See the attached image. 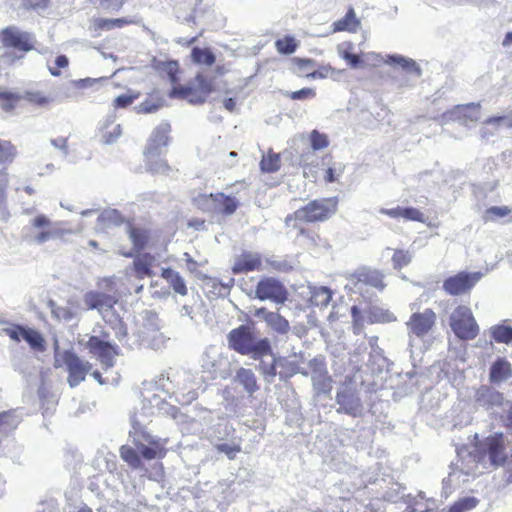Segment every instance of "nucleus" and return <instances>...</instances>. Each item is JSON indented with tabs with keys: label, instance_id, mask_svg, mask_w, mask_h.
Listing matches in <instances>:
<instances>
[{
	"label": "nucleus",
	"instance_id": "1",
	"mask_svg": "<svg viewBox=\"0 0 512 512\" xmlns=\"http://www.w3.org/2000/svg\"><path fill=\"white\" fill-rule=\"evenodd\" d=\"M168 439L153 436L141 429L134 433L133 446L122 445L119 449L121 459L133 470H144L151 480H161L165 471L162 462L168 453Z\"/></svg>",
	"mask_w": 512,
	"mask_h": 512
},
{
	"label": "nucleus",
	"instance_id": "2",
	"mask_svg": "<svg viewBox=\"0 0 512 512\" xmlns=\"http://www.w3.org/2000/svg\"><path fill=\"white\" fill-rule=\"evenodd\" d=\"M159 69L168 76L172 84L170 93L172 97L185 99L191 104H203L215 90L213 79L203 73L196 74L193 85L180 84L179 74L181 71L176 60L161 62Z\"/></svg>",
	"mask_w": 512,
	"mask_h": 512
},
{
	"label": "nucleus",
	"instance_id": "3",
	"mask_svg": "<svg viewBox=\"0 0 512 512\" xmlns=\"http://www.w3.org/2000/svg\"><path fill=\"white\" fill-rule=\"evenodd\" d=\"M170 132L171 125L168 122L160 123L147 141L144 150L145 166L152 174H166L171 170L167 160L162 157L163 148L168 146L171 139Z\"/></svg>",
	"mask_w": 512,
	"mask_h": 512
},
{
	"label": "nucleus",
	"instance_id": "4",
	"mask_svg": "<svg viewBox=\"0 0 512 512\" xmlns=\"http://www.w3.org/2000/svg\"><path fill=\"white\" fill-rule=\"evenodd\" d=\"M0 43L7 50L2 57L12 65L35 49L36 40L32 33L9 26L0 31Z\"/></svg>",
	"mask_w": 512,
	"mask_h": 512
},
{
	"label": "nucleus",
	"instance_id": "5",
	"mask_svg": "<svg viewBox=\"0 0 512 512\" xmlns=\"http://www.w3.org/2000/svg\"><path fill=\"white\" fill-rule=\"evenodd\" d=\"M229 347L242 355H251L258 359L271 353L270 342L267 338L255 340L251 328L247 325H241L232 329L228 336Z\"/></svg>",
	"mask_w": 512,
	"mask_h": 512
},
{
	"label": "nucleus",
	"instance_id": "6",
	"mask_svg": "<svg viewBox=\"0 0 512 512\" xmlns=\"http://www.w3.org/2000/svg\"><path fill=\"white\" fill-rule=\"evenodd\" d=\"M337 204L336 198L312 200L289 214L285 221L287 224L294 222V227L298 224L324 222L336 213Z\"/></svg>",
	"mask_w": 512,
	"mask_h": 512
},
{
	"label": "nucleus",
	"instance_id": "7",
	"mask_svg": "<svg viewBox=\"0 0 512 512\" xmlns=\"http://www.w3.org/2000/svg\"><path fill=\"white\" fill-rule=\"evenodd\" d=\"M65 366L68 372L67 382L70 387H76L83 382L90 372L92 365L82 360L74 351L64 350L55 358L54 367Z\"/></svg>",
	"mask_w": 512,
	"mask_h": 512
},
{
	"label": "nucleus",
	"instance_id": "8",
	"mask_svg": "<svg viewBox=\"0 0 512 512\" xmlns=\"http://www.w3.org/2000/svg\"><path fill=\"white\" fill-rule=\"evenodd\" d=\"M450 327L461 340H473L479 334V326L472 310L466 305H458L450 316Z\"/></svg>",
	"mask_w": 512,
	"mask_h": 512
},
{
	"label": "nucleus",
	"instance_id": "9",
	"mask_svg": "<svg viewBox=\"0 0 512 512\" xmlns=\"http://www.w3.org/2000/svg\"><path fill=\"white\" fill-rule=\"evenodd\" d=\"M481 278V272L460 271L447 277L442 288L450 296L469 295Z\"/></svg>",
	"mask_w": 512,
	"mask_h": 512
},
{
	"label": "nucleus",
	"instance_id": "10",
	"mask_svg": "<svg viewBox=\"0 0 512 512\" xmlns=\"http://www.w3.org/2000/svg\"><path fill=\"white\" fill-rule=\"evenodd\" d=\"M288 290L275 277H263L255 287V296L261 301L269 300L276 304H284L288 300Z\"/></svg>",
	"mask_w": 512,
	"mask_h": 512
},
{
	"label": "nucleus",
	"instance_id": "11",
	"mask_svg": "<svg viewBox=\"0 0 512 512\" xmlns=\"http://www.w3.org/2000/svg\"><path fill=\"white\" fill-rule=\"evenodd\" d=\"M108 338V332H102L101 337L90 336L86 342V347L89 353L95 356L103 365L111 367L118 351L116 345L107 341Z\"/></svg>",
	"mask_w": 512,
	"mask_h": 512
},
{
	"label": "nucleus",
	"instance_id": "12",
	"mask_svg": "<svg viewBox=\"0 0 512 512\" xmlns=\"http://www.w3.org/2000/svg\"><path fill=\"white\" fill-rule=\"evenodd\" d=\"M4 331L15 342L26 341L34 351L43 352L46 349V341L43 335L33 328L15 324Z\"/></svg>",
	"mask_w": 512,
	"mask_h": 512
},
{
	"label": "nucleus",
	"instance_id": "13",
	"mask_svg": "<svg viewBox=\"0 0 512 512\" xmlns=\"http://www.w3.org/2000/svg\"><path fill=\"white\" fill-rule=\"evenodd\" d=\"M479 450L482 453L488 455L489 460L492 464H503L506 460L504 434L499 432L486 437L479 444Z\"/></svg>",
	"mask_w": 512,
	"mask_h": 512
},
{
	"label": "nucleus",
	"instance_id": "14",
	"mask_svg": "<svg viewBox=\"0 0 512 512\" xmlns=\"http://www.w3.org/2000/svg\"><path fill=\"white\" fill-rule=\"evenodd\" d=\"M436 318V313L431 308H427L423 312L413 313L406 322V325L412 335L423 337L432 330Z\"/></svg>",
	"mask_w": 512,
	"mask_h": 512
},
{
	"label": "nucleus",
	"instance_id": "15",
	"mask_svg": "<svg viewBox=\"0 0 512 512\" xmlns=\"http://www.w3.org/2000/svg\"><path fill=\"white\" fill-rule=\"evenodd\" d=\"M84 303L88 310H97L99 313L110 311L118 303V296L99 291H88L84 295Z\"/></svg>",
	"mask_w": 512,
	"mask_h": 512
},
{
	"label": "nucleus",
	"instance_id": "16",
	"mask_svg": "<svg viewBox=\"0 0 512 512\" xmlns=\"http://www.w3.org/2000/svg\"><path fill=\"white\" fill-rule=\"evenodd\" d=\"M263 268V257L260 253L243 251L236 256L232 266L233 274H246L253 271H261Z\"/></svg>",
	"mask_w": 512,
	"mask_h": 512
},
{
	"label": "nucleus",
	"instance_id": "17",
	"mask_svg": "<svg viewBox=\"0 0 512 512\" xmlns=\"http://www.w3.org/2000/svg\"><path fill=\"white\" fill-rule=\"evenodd\" d=\"M336 402L339 405L338 413H344L352 417L361 415L362 404L359 397L349 390H342L336 395Z\"/></svg>",
	"mask_w": 512,
	"mask_h": 512
},
{
	"label": "nucleus",
	"instance_id": "18",
	"mask_svg": "<svg viewBox=\"0 0 512 512\" xmlns=\"http://www.w3.org/2000/svg\"><path fill=\"white\" fill-rule=\"evenodd\" d=\"M480 108L479 103L456 105L451 110L445 112L443 117L448 120H458L463 123L467 121H477L480 118Z\"/></svg>",
	"mask_w": 512,
	"mask_h": 512
},
{
	"label": "nucleus",
	"instance_id": "19",
	"mask_svg": "<svg viewBox=\"0 0 512 512\" xmlns=\"http://www.w3.org/2000/svg\"><path fill=\"white\" fill-rule=\"evenodd\" d=\"M255 316L261 317L274 332L285 335L290 331L289 321L278 312L268 311L265 307L258 308Z\"/></svg>",
	"mask_w": 512,
	"mask_h": 512
},
{
	"label": "nucleus",
	"instance_id": "20",
	"mask_svg": "<svg viewBox=\"0 0 512 512\" xmlns=\"http://www.w3.org/2000/svg\"><path fill=\"white\" fill-rule=\"evenodd\" d=\"M354 285L370 286L378 290L385 288L384 275L377 269L362 268L353 275Z\"/></svg>",
	"mask_w": 512,
	"mask_h": 512
},
{
	"label": "nucleus",
	"instance_id": "21",
	"mask_svg": "<svg viewBox=\"0 0 512 512\" xmlns=\"http://www.w3.org/2000/svg\"><path fill=\"white\" fill-rule=\"evenodd\" d=\"M214 204V211L225 216L232 215L239 207V201L222 192L210 193L207 196Z\"/></svg>",
	"mask_w": 512,
	"mask_h": 512
},
{
	"label": "nucleus",
	"instance_id": "22",
	"mask_svg": "<svg viewBox=\"0 0 512 512\" xmlns=\"http://www.w3.org/2000/svg\"><path fill=\"white\" fill-rule=\"evenodd\" d=\"M379 212L394 219H404L405 221L415 222L424 221V214L414 207L397 206L395 208H382Z\"/></svg>",
	"mask_w": 512,
	"mask_h": 512
},
{
	"label": "nucleus",
	"instance_id": "23",
	"mask_svg": "<svg viewBox=\"0 0 512 512\" xmlns=\"http://www.w3.org/2000/svg\"><path fill=\"white\" fill-rule=\"evenodd\" d=\"M155 264V257L150 253L140 254L135 257L132 263V270L134 276L142 280L146 277L153 276V266Z\"/></svg>",
	"mask_w": 512,
	"mask_h": 512
},
{
	"label": "nucleus",
	"instance_id": "24",
	"mask_svg": "<svg viewBox=\"0 0 512 512\" xmlns=\"http://www.w3.org/2000/svg\"><path fill=\"white\" fill-rule=\"evenodd\" d=\"M501 128H512V119L507 116H495L486 119L480 129L481 137L487 139Z\"/></svg>",
	"mask_w": 512,
	"mask_h": 512
},
{
	"label": "nucleus",
	"instance_id": "25",
	"mask_svg": "<svg viewBox=\"0 0 512 512\" xmlns=\"http://www.w3.org/2000/svg\"><path fill=\"white\" fill-rule=\"evenodd\" d=\"M360 27V20L357 18L356 13L352 7H350L345 16L332 24L333 32H350L355 33Z\"/></svg>",
	"mask_w": 512,
	"mask_h": 512
},
{
	"label": "nucleus",
	"instance_id": "26",
	"mask_svg": "<svg viewBox=\"0 0 512 512\" xmlns=\"http://www.w3.org/2000/svg\"><path fill=\"white\" fill-rule=\"evenodd\" d=\"M161 277L166 280L175 293L181 296H186L188 294L186 283L179 272L172 268H163L161 271Z\"/></svg>",
	"mask_w": 512,
	"mask_h": 512
},
{
	"label": "nucleus",
	"instance_id": "27",
	"mask_svg": "<svg viewBox=\"0 0 512 512\" xmlns=\"http://www.w3.org/2000/svg\"><path fill=\"white\" fill-rule=\"evenodd\" d=\"M236 381L243 386L245 391L252 395L259 390L256 375L251 369L239 368L235 376Z\"/></svg>",
	"mask_w": 512,
	"mask_h": 512
},
{
	"label": "nucleus",
	"instance_id": "28",
	"mask_svg": "<svg viewBox=\"0 0 512 512\" xmlns=\"http://www.w3.org/2000/svg\"><path fill=\"white\" fill-rule=\"evenodd\" d=\"M128 236L135 252L144 250L150 240L149 231L142 227L129 226Z\"/></svg>",
	"mask_w": 512,
	"mask_h": 512
},
{
	"label": "nucleus",
	"instance_id": "29",
	"mask_svg": "<svg viewBox=\"0 0 512 512\" xmlns=\"http://www.w3.org/2000/svg\"><path fill=\"white\" fill-rule=\"evenodd\" d=\"M512 376V367L511 364L503 359H497L490 368V381L494 383H499L504 381Z\"/></svg>",
	"mask_w": 512,
	"mask_h": 512
},
{
	"label": "nucleus",
	"instance_id": "30",
	"mask_svg": "<svg viewBox=\"0 0 512 512\" xmlns=\"http://www.w3.org/2000/svg\"><path fill=\"white\" fill-rule=\"evenodd\" d=\"M482 218L485 223L495 222L501 218H509L508 221L511 222L512 209L508 206H491L484 211Z\"/></svg>",
	"mask_w": 512,
	"mask_h": 512
},
{
	"label": "nucleus",
	"instance_id": "31",
	"mask_svg": "<svg viewBox=\"0 0 512 512\" xmlns=\"http://www.w3.org/2000/svg\"><path fill=\"white\" fill-rule=\"evenodd\" d=\"M18 155L15 144L10 140L0 139V166H8L14 162Z\"/></svg>",
	"mask_w": 512,
	"mask_h": 512
},
{
	"label": "nucleus",
	"instance_id": "32",
	"mask_svg": "<svg viewBox=\"0 0 512 512\" xmlns=\"http://www.w3.org/2000/svg\"><path fill=\"white\" fill-rule=\"evenodd\" d=\"M192 62L197 65L211 66L215 63L216 57L210 48L193 47L191 50Z\"/></svg>",
	"mask_w": 512,
	"mask_h": 512
},
{
	"label": "nucleus",
	"instance_id": "33",
	"mask_svg": "<svg viewBox=\"0 0 512 512\" xmlns=\"http://www.w3.org/2000/svg\"><path fill=\"white\" fill-rule=\"evenodd\" d=\"M259 165L264 173L277 172L281 167L280 155L273 150H269L267 154L263 155Z\"/></svg>",
	"mask_w": 512,
	"mask_h": 512
},
{
	"label": "nucleus",
	"instance_id": "34",
	"mask_svg": "<svg viewBox=\"0 0 512 512\" xmlns=\"http://www.w3.org/2000/svg\"><path fill=\"white\" fill-rule=\"evenodd\" d=\"M22 99V95L11 91L0 90V108L5 112H12Z\"/></svg>",
	"mask_w": 512,
	"mask_h": 512
},
{
	"label": "nucleus",
	"instance_id": "35",
	"mask_svg": "<svg viewBox=\"0 0 512 512\" xmlns=\"http://www.w3.org/2000/svg\"><path fill=\"white\" fill-rule=\"evenodd\" d=\"M332 300V291L327 287H318L312 291L310 301L315 306L326 307Z\"/></svg>",
	"mask_w": 512,
	"mask_h": 512
},
{
	"label": "nucleus",
	"instance_id": "36",
	"mask_svg": "<svg viewBox=\"0 0 512 512\" xmlns=\"http://www.w3.org/2000/svg\"><path fill=\"white\" fill-rule=\"evenodd\" d=\"M163 105V101L158 96H149L138 106H136V112L138 114H150L158 111Z\"/></svg>",
	"mask_w": 512,
	"mask_h": 512
},
{
	"label": "nucleus",
	"instance_id": "37",
	"mask_svg": "<svg viewBox=\"0 0 512 512\" xmlns=\"http://www.w3.org/2000/svg\"><path fill=\"white\" fill-rule=\"evenodd\" d=\"M22 99L26 100L28 103H30L34 106H39V107L48 106L53 101V99L50 96L45 95L41 91H35V90L26 91L22 95Z\"/></svg>",
	"mask_w": 512,
	"mask_h": 512
},
{
	"label": "nucleus",
	"instance_id": "38",
	"mask_svg": "<svg viewBox=\"0 0 512 512\" xmlns=\"http://www.w3.org/2000/svg\"><path fill=\"white\" fill-rule=\"evenodd\" d=\"M140 92L129 90L125 94H121L117 96L113 102L112 106L114 109H124L130 106L135 100L140 97Z\"/></svg>",
	"mask_w": 512,
	"mask_h": 512
},
{
	"label": "nucleus",
	"instance_id": "39",
	"mask_svg": "<svg viewBox=\"0 0 512 512\" xmlns=\"http://www.w3.org/2000/svg\"><path fill=\"white\" fill-rule=\"evenodd\" d=\"M298 44L294 37L292 36H285L283 38L277 39L275 42L276 50L280 54H292L295 52Z\"/></svg>",
	"mask_w": 512,
	"mask_h": 512
},
{
	"label": "nucleus",
	"instance_id": "40",
	"mask_svg": "<svg viewBox=\"0 0 512 512\" xmlns=\"http://www.w3.org/2000/svg\"><path fill=\"white\" fill-rule=\"evenodd\" d=\"M493 339L498 343H510L512 341V327L497 325L491 331Z\"/></svg>",
	"mask_w": 512,
	"mask_h": 512
},
{
	"label": "nucleus",
	"instance_id": "41",
	"mask_svg": "<svg viewBox=\"0 0 512 512\" xmlns=\"http://www.w3.org/2000/svg\"><path fill=\"white\" fill-rule=\"evenodd\" d=\"M478 500L474 497H464L455 501L448 512H466L476 507Z\"/></svg>",
	"mask_w": 512,
	"mask_h": 512
},
{
	"label": "nucleus",
	"instance_id": "42",
	"mask_svg": "<svg viewBox=\"0 0 512 512\" xmlns=\"http://www.w3.org/2000/svg\"><path fill=\"white\" fill-rule=\"evenodd\" d=\"M411 254L407 250L396 249L392 256L393 267L397 270L402 269L411 262Z\"/></svg>",
	"mask_w": 512,
	"mask_h": 512
},
{
	"label": "nucleus",
	"instance_id": "43",
	"mask_svg": "<svg viewBox=\"0 0 512 512\" xmlns=\"http://www.w3.org/2000/svg\"><path fill=\"white\" fill-rule=\"evenodd\" d=\"M310 143L313 150H321L329 145L328 136L318 130H312L310 133Z\"/></svg>",
	"mask_w": 512,
	"mask_h": 512
},
{
	"label": "nucleus",
	"instance_id": "44",
	"mask_svg": "<svg viewBox=\"0 0 512 512\" xmlns=\"http://www.w3.org/2000/svg\"><path fill=\"white\" fill-rule=\"evenodd\" d=\"M345 166L341 163H333L325 170L324 181L326 183H333L338 180L344 172Z\"/></svg>",
	"mask_w": 512,
	"mask_h": 512
},
{
	"label": "nucleus",
	"instance_id": "45",
	"mask_svg": "<svg viewBox=\"0 0 512 512\" xmlns=\"http://www.w3.org/2000/svg\"><path fill=\"white\" fill-rule=\"evenodd\" d=\"M334 73V69L330 65L320 66L318 69H313L311 72L300 74L301 77L309 79H324Z\"/></svg>",
	"mask_w": 512,
	"mask_h": 512
},
{
	"label": "nucleus",
	"instance_id": "46",
	"mask_svg": "<svg viewBox=\"0 0 512 512\" xmlns=\"http://www.w3.org/2000/svg\"><path fill=\"white\" fill-rule=\"evenodd\" d=\"M216 450L224 453L228 459L234 460L239 452H241V445L239 443L226 444L221 443L215 446Z\"/></svg>",
	"mask_w": 512,
	"mask_h": 512
},
{
	"label": "nucleus",
	"instance_id": "47",
	"mask_svg": "<svg viewBox=\"0 0 512 512\" xmlns=\"http://www.w3.org/2000/svg\"><path fill=\"white\" fill-rule=\"evenodd\" d=\"M293 65L296 69L297 75L301 77L300 74L311 72L313 70L315 61L312 59L294 58Z\"/></svg>",
	"mask_w": 512,
	"mask_h": 512
},
{
	"label": "nucleus",
	"instance_id": "48",
	"mask_svg": "<svg viewBox=\"0 0 512 512\" xmlns=\"http://www.w3.org/2000/svg\"><path fill=\"white\" fill-rule=\"evenodd\" d=\"M350 311L352 316L353 332L358 335L363 329L364 317L362 316L360 309L355 305L351 307Z\"/></svg>",
	"mask_w": 512,
	"mask_h": 512
},
{
	"label": "nucleus",
	"instance_id": "49",
	"mask_svg": "<svg viewBox=\"0 0 512 512\" xmlns=\"http://www.w3.org/2000/svg\"><path fill=\"white\" fill-rule=\"evenodd\" d=\"M287 96L291 100L312 99L316 96V90L311 87H305L297 91L289 92Z\"/></svg>",
	"mask_w": 512,
	"mask_h": 512
},
{
	"label": "nucleus",
	"instance_id": "50",
	"mask_svg": "<svg viewBox=\"0 0 512 512\" xmlns=\"http://www.w3.org/2000/svg\"><path fill=\"white\" fill-rule=\"evenodd\" d=\"M69 65V60L65 55H58L55 59L54 66L49 67V72L53 76H60L61 69L67 68Z\"/></svg>",
	"mask_w": 512,
	"mask_h": 512
},
{
	"label": "nucleus",
	"instance_id": "51",
	"mask_svg": "<svg viewBox=\"0 0 512 512\" xmlns=\"http://www.w3.org/2000/svg\"><path fill=\"white\" fill-rule=\"evenodd\" d=\"M49 0H21V7L24 10H39L48 7Z\"/></svg>",
	"mask_w": 512,
	"mask_h": 512
},
{
	"label": "nucleus",
	"instance_id": "52",
	"mask_svg": "<svg viewBox=\"0 0 512 512\" xmlns=\"http://www.w3.org/2000/svg\"><path fill=\"white\" fill-rule=\"evenodd\" d=\"M390 64H399L405 69H415L416 68V62L411 59H405L401 56H389V59L387 61Z\"/></svg>",
	"mask_w": 512,
	"mask_h": 512
},
{
	"label": "nucleus",
	"instance_id": "53",
	"mask_svg": "<svg viewBox=\"0 0 512 512\" xmlns=\"http://www.w3.org/2000/svg\"><path fill=\"white\" fill-rule=\"evenodd\" d=\"M127 0H99V5L104 10L119 11Z\"/></svg>",
	"mask_w": 512,
	"mask_h": 512
},
{
	"label": "nucleus",
	"instance_id": "54",
	"mask_svg": "<svg viewBox=\"0 0 512 512\" xmlns=\"http://www.w3.org/2000/svg\"><path fill=\"white\" fill-rule=\"evenodd\" d=\"M340 56L344 59L352 68H357L362 64L360 56L357 54H353L349 51L340 52Z\"/></svg>",
	"mask_w": 512,
	"mask_h": 512
},
{
	"label": "nucleus",
	"instance_id": "55",
	"mask_svg": "<svg viewBox=\"0 0 512 512\" xmlns=\"http://www.w3.org/2000/svg\"><path fill=\"white\" fill-rule=\"evenodd\" d=\"M95 31L112 30V19L95 18L92 22Z\"/></svg>",
	"mask_w": 512,
	"mask_h": 512
},
{
	"label": "nucleus",
	"instance_id": "56",
	"mask_svg": "<svg viewBox=\"0 0 512 512\" xmlns=\"http://www.w3.org/2000/svg\"><path fill=\"white\" fill-rule=\"evenodd\" d=\"M9 179L6 172L0 170V206L6 201V189L8 187Z\"/></svg>",
	"mask_w": 512,
	"mask_h": 512
},
{
	"label": "nucleus",
	"instance_id": "57",
	"mask_svg": "<svg viewBox=\"0 0 512 512\" xmlns=\"http://www.w3.org/2000/svg\"><path fill=\"white\" fill-rule=\"evenodd\" d=\"M50 224H51L50 219L44 214L37 215L31 221L32 227L37 228V229L48 227Z\"/></svg>",
	"mask_w": 512,
	"mask_h": 512
},
{
	"label": "nucleus",
	"instance_id": "58",
	"mask_svg": "<svg viewBox=\"0 0 512 512\" xmlns=\"http://www.w3.org/2000/svg\"><path fill=\"white\" fill-rule=\"evenodd\" d=\"M384 321L383 313L379 310L371 309L367 313L366 322L369 324L381 323Z\"/></svg>",
	"mask_w": 512,
	"mask_h": 512
},
{
	"label": "nucleus",
	"instance_id": "59",
	"mask_svg": "<svg viewBox=\"0 0 512 512\" xmlns=\"http://www.w3.org/2000/svg\"><path fill=\"white\" fill-rule=\"evenodd\" d=\"M56 234H58V231H51V230L41 231V232H39V233L35 236V241H36L38 244H43V243H45L46 241H48V240H50L51 238H53Z\"/></svg>",
	"mask_w": 512,
	"mask_h": 512
},
{
	"label": "nucleus",
	"instance_id": "60",
	"mask_svg": "<svg viewBox=\"0 0 512 512\" xmlns=\"http://www.w3.org/2000/svg\"><path fill=\"white\" fill-rule=\"evenodd\" d=\"M184 259L186 262L187 269L191 273L197 272L199 263L196 260H194L189 253H184Z\"/></svg>",
	"mask_w": 512,
	"mask_h": 512
},
{
	"label": "nucleus",
	"instance_id": "61",
	"mask_svg": "<svg viewBox=\"0 0 512 512\" xmlns=\"http://www.w3.org/2000/svg\"><path fill=\"white\" fill-rule=\"evenodd\" d=\"M100 218L103 219L104 221L105 220L112 221L115 219V220H119L116 223L123 222V218L116 210L108 211V212L102 214Z\"/></svg>",
	"mask_w": 512,
	"mask_h": 512
},
{
	"label": "nucleus",
	"instance_id": "62",
	"mask_svg": "<svg viewBox=\"0 0 512 512\" xmlns=\"http://www.w3.org/2000/svg\"><path fill=\"white\" fill-rule=\"evenodd\" d=\"M261 372L264 377H274L277 373L275 360L270 365H264L261 367Z\"/></svg>",
	"mask_w": 512,
	"mask_h": 512
},
{
	"label": "nucleus",
	"instance_id": "63",
	"mask_svg": "<svg viewBox=\"0 0 512 512\" xmlns=\"http://www.w3.org/2000/svg\"><path fill=\"white\" fill-rule=\"evenodd\" d=\"M132 21L131 20H128L127 18H116V19H112V28H121V27H124L126 25H129L131 24Z\"/></svg>",
	"mask_w": 512,
	"mask_h": 512
},
{
	"label": "nucleus",
	"instance_id": "64",
	"mask_svg": "<svg viewBox=\"0 0 512 512\" xmlns=\"http://www.w3.org/2000/svg\"><path fill=\"white\" fill-rule=\"evenodd\" d=\"M118 333H117V338L118 339H121V338H125L127 336V329H126V325L124 324V322L121 320V319H118Z\"/></svg>",
	"mask_w": 512,
	"mask_h": 512
}]
</instances>
